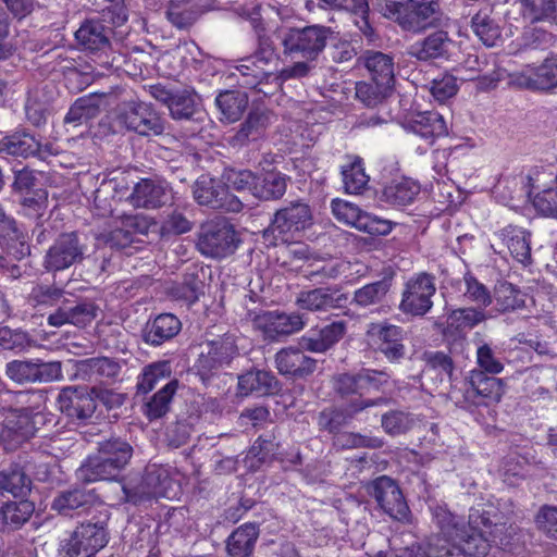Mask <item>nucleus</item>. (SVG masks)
Returning <instances> with one entry per match:
<instances>
[{
	"label": "nucleus",
	"instance_id": "5701e85b",
	"mask_svg": "<svg viewBox=\"0 0 557 557\" xmlns=\"http://www.w3.org/2000/svg\"><path fill=\"white\" fill-rule=\"evenodd\" d=\"M388 403L385 397L376 399H354L343 408H325L318 416L320 430L337 433L347 425L358 413L371 407H379Z\"/></svg>",
	"mask_w": 557,
	"mask_h": 557
},
{
	"label": "nucleus",
	"instance_id": "4d7b16f0",
	"mask_svg": "<svg viewBox=\"0 0 557 557\" xmlns=\"http://www.w3.org/2000/svg\"><path fill=\"white\" fill-rule=\"evenodd\" d=\"M237 83L248 89L257 87L261 79L272 77L269 65H262L252 57L244 59L243 63L237 66Z\"/></svg>",
	"mask_w": 557,
	"mask_h": 557
},
{
	"label": "nucleus",
	"instance_id": "dca6fc26",
	"mask_svg": "<svg viewBox=\"0 0 557 557\" xmlns=\"http://www.w3.org/2000/svg\"><path fill=\"white\" fill-rule=\"evenodd\" d=\"M435 293L434 276L424 272L419 273L406 283L399 310L405 314L423 317L432 309V297Z\"/></svg>",
	"mask_w": 557,
	"mask_h": 557
},
{
	"label": "nucleus",
	"instance_id": "7c9ffc66",
	"mask_svg": "<svg viewBox=\"0 0 557 557\" xmlns=\"http://www.w3.org/2000/svg\"><path fill=\"white\" fill-rule=\"evenodd\" d=\"M299 347H285L275 354L276 369L282 375L304 379L311 375L317 368V360L305 354Z\"/></svg>",
	"mask_w": 557,
	"mask_h": 557
},
{
	"label": "nucleus",
	"instance_id": "2eb2a0df",
	"mask_svg": "<svg viewBox=\"0 0 557 557\" xmlns=\"http://www.w3.org/2000/svg\"><path fill=\"white\" fill-rule=\"evenodd\" d=\"M5 375L20 385L50 383L63 379L62 363L41 359L12 360L5 364Z\"/></svg>",
	"mask_w": 557,
	"mask_h": 557
},
{
	"label": "nucleus",
	"instance_id": "bf43d9fd",
	"mask_svg": "<svg viewBox=\"0 0 557 557\" xmlns=\"http://www.w3.org/2000/svg\"><path fill=\"white\" fill-rule=\"evenodd\" d=\"M70 317V324L77 327L90 325L100 311L99 306L90 300L66 301Z\"/></svg>",
	"mask_w": 557,
	"mask_h": 557
},
{
	"label": "nucleus",
	"instance_id": "e2e57ef3",
	"mask_svg": "<svg viewBox=\"0 0 557 557\" xmlns=\"http://www.w3.org/2000/svg\"><path fill=\"white\" fill-rule=\"evenodd\" d=\"M342 176L344 188L348 194H362L369 183V176L366 174L360 159H356L349 165L343 166Z\"/></svg>",
	"mask_w": 557,
	"mask_h": 557
},
{
	"label": "nucleus",
	"instance_id": "7ed1b4c3",
	"mask_svg": "<svg viewBox=\"0 0 557 557\" xmlns=\"http://www.w3.org/2000/svg\"><path fill=\"white\" fill-rule=\"evenodd\" d=\"M17 401L22 405L16 408L15 417L9 420L1 434L4 450L13 451L23 443L35 436L39 426L45 424L46 417L41 411L44 396L40 392H20Z\"/></svg>",
	"mask_w": 557,
	"mask_h": 557
},
{
	"label": "nucleus",
	"instance_id": "ea45409f",
	"mask_svg": "<svg viewBox=\"0 0 557 557\" xmlns=\"http://www.w3.org/2000/svg\"><path fill=\"white\" fill-rule=\"evenodd\" d=\"M359 63L367 69L372 81L394 86V60L389 54L367 50L360 55Z\"/></svg>",
	"mask_w": 557,
	"mask_h": 557
},
{
	"label": "nucleus",
	"instance_id": "ddd939ff",
	"mask_svg": "<svg viewBox=\"0 0 557 557\" xmlns=\"http://www.w3.org/2000/svg\"><path fill=\"white\" fill-rule=\"evenodd\" d=\"M389 377L385 371L361 368L355 373L346 372L336 375L334 391L343 398L358 395L357 399H366V395L381 392L388 384Z\"/></svg>",
	"mask_w": 557,
	"mask_h": 557
},
{
	"label": "nucleus",
	"instance_id": "4be33fe9",
	"mask_svg": "<svg viewBox=\"0 0 557 557\" xmlns=\"http://www.w3.org/2000/svg\"><path fill=\"white\" fill-rule=\"evenodd\" d=\"M59 410L71 420L86 421L97 408L92 400L91 387L74 385L63 387L57 398Z\"/></svg>",
	"mask_w": 557,
	"mask_h": 557
},
{
	"label": "nucleus",
	"instance_id": "f03ea898",
	"mask_svg": "<svg viewBox=\"0 0 557 557\" xmlns=\"http://www.w3.org/2000/svg\"><path fill=\"white\" fill-rule=\"evenodd\" d=\"M126 21L127 15L123 5H109L102 10L100 16L86 20L75 32V38L85 50L98 54L100 65H111L113 59H110V55L114 27L121 26Z\"/></svg>",
	"mask_w": 557,
	"mask_h": 557
},
{
	"label": "nucleus",
	"instance_id": "cd10ccee",
	"mask_svg": "<svg viewBox=\"0 0 557 557\" xmlns=\"http://www.w3.org/2000/svg\"><path fill=\"white\" fill-rule=\"evenodd\" d=\"M348 301V295L338 287H315L301 290L296 297V305L301 310L310 312H327L342 309Z\"/></svg>",
	"mask_w": 557,
	"mask_h": 557
},
{
	"label": "nucleus",
	"instance_id": "37998d69",
	"mask_svg": "<svg viewBox=\"0 0 557 557\" xmlns=\"http://www.w3.org/2000/svg\"><path fill=\"white\" fill-rule=\"evenodd\" d=\"M35 504L26 498L7 500L0 505V528L17 530L33 516Z\"/></svg>",
	"mask_w": 557,
	"mask_h": 557
},
{
	"label": "nucleus",
	"instance_id": "473e14b6",
	"mask_svg": "<svg viewBox=\"0 0 557 557\" xmlns=\"http://www.w3.org/2000/svg\"><path fill=\"white\" fill-rule=\"evenodd\" d=\"M487 319L484 310L474 307L453 309L447 313L446 321L435 322L434 326L440 330L444 337L456 338L465 330H471Z\"/></svg>",
	"mask_w": 557,
	"mask_h": 557
},
{
	"label": "nucleus",
	"instance_id": "f257e3e1",
	"mask_svg": "<svg viewBox=\"0 0 557 557\" xmlns=\"http://www.w3.org/2000/svg\"><path fill=\"white\" fill-rule=\"evenodd\" d=\"M133 446L120 436H110L98 443L97 451L87 457L77 469V478L86 483L115 481L133 457Z\"/></svg>",
	"mask_w": 557,
	"mask_h": 557
},
{
	"label": "nucleus",
	"instance_id": "6ab92c4d",
	"mask_svg": "<svg viewBox=\"0 0 557 557\" xmlns=\"http://www.w3.org/2000/svg\"><path fill=\"white\" fill-rule=\"evenodd\" d=\"M253 326L261 332L264 339L278 342L304 329V315L298 312L280 310L263 311L253 318Z\"/></svg>",
	"mask_w": 557,
	"mask_h": 557
},
{
	"label": "nucleus",
	"instance_id": "338daca9",
	"mask_svg": "<svg viewBox=\"0 0 557 557\" xmlns=\"http://www.w3.org/2000/svg\"><path fill=\"white\" fill-rule=\"evenodd\" d=\"M534 523L539 531L557 540V506H541L534 516Z\"/></svg>",
	"mask_w": 557,
	"mask_h": 557
},
{
	"label": "nucleus",
	"instance_id": "9d476101",
	"mask_svg": "<svg viewBox=\"0 0 557 557\" xmlns=\"http://www.w3.org/2000/svg\"><path fill=\"white\" fill-rule=\"evenodd\" d=\"M239 239L225 219L211 220L201 226L197 247L201 255L223 259L235 252Z\"/></svg>",
	"mask_w": 557,
	"mask_h": 557
},
{
	"label": "nucleus",
	"instance_id": "f8f14e48",
	"mask_svg": "<svg viewBox=\"0 0 557 557\" xmlns=\"http://www.w3.org/2000/svg\"><path fill=\"white\" fill-rule=\"evenodd\" d=\"M368 493L375 499L383 512L393 520L401 523L410 522L411 511L394 479L387 475L377 476L369 483Z\"/></svg>",
	"mask_w": 557,
	"mask_h": 557
},
{
	"label": "nucleus",
	"instance_id": "a211bd4d",
	"mask_svg": "<svg viewBox=\"0 0 557 557\" xmlns=\"http://www.w3.org/2000/svg\"><path fill=\"white\" fill-rule=\"evenodd\" d=\"M194 198L200 206L226 212H239L243 202L230 193L227 186L219 180L201 175L194 185Z\"/></svg>",
	"mask_w": 557,
	"mask_h": 557
},
{
	"label": "nucleus",
	"instance_id": "2f4dec72",
	"mask_svg": "<svg viewBox=\"0 0 557 557\" xmlns=\"http://www.w3.org/2000/svg\"><path fill=\"white\" fill-rule=\"evenodd\" d=\"M97 495L94 490L75 485L60 491L51 502V510L64 517H72L74 513L84 511L96 502Z\"/></svg>",
	"mask_w": 557,
	"mask_h": 557
},
{
	"label": "nucleus",
	"instance_id": "864d4df0",
	"mask_svg": "<svg viewBox=\"0 0 557 557\" xmlns=\"http://www.w3.org/2000/svg\"><path fill=\"white\" fill-rule=\"evenodd\" d=\"M492 297L499 313L515 311L525 306V295L508 282L497 284Z\"/></svg>",
	"mask_w": 557,
	"mask_h": 557
},
{
	"label": "nucleus",
	"instance_id": "c9c22d12",
	"mask_svg": "<svg viewBox=\"0 0 557 557\" xmlns=\"http://www.w3.org/2000/svg\"><path fill=\"white\" fill-rule=\"evenodd\" d=\"M238 391L242 395L273 396L282 391V383L271 371L252 369L238 376Z\"/></svg>",
	"mask_w": 557,
	"mask_h": 557
},
{
	"label": "nucleus",
	"instance_id": "680f3d73",
	"mask_svg": "<svg viewBox=\"0 0 557 557\" xmlns=\"http://www.w3.org/2000/svg\"><path fill=\"white\" fill-rule=\"evenodd\" d=\"M393 86L381 85L380 82H358L356 84V97L364 106L369 108L376 107L382 103L383 100L388 96Z\"/></svg>",
	"mask_w": 557,
	"mask_h": 557
},
{
	"label": "nucleus",
	"instance_id": "20e7f679",
	"mask_svg": "<svg viewBox=\"0 0 557 557\" xmlns=\"http://www.w3.org/2000/svg\"><path fill=\"white\" fill-rule=\"evenodd\" d=\"M334 34L331 27L321 24L289 27L281 36L283 52L290 58L318 61Z\"/></svg>",
	"mask_w": 557,
	"mask_h": 557
},
{
	"label": "nucleus",
	"instance_id": "3c124183",
	"mask_svg": "<svg viewBox=\"0 0 557 557\" xmlns=\"http://www.w3.org/2000/svg\"><path fill=\"white\" fill-rule=\"evenodd\" d=\"M523 18L530 23H557V0H519Z\"/></svg>",
	"mask_w": 557,
	"mask_h": 557
},
{
	"label": "nucleus",
	"instance_id": "a19ab883",
	"mask_svg": "<svg viewBox=\"0 0 557 557\" xmlns=\"http://www.w3.org/2000/svg\"><path fill=\"white\" fill-rule=\"evenodd\" d=\"M106 97L104 92H91L77 98L64 116V123L77 126L97 117Z\"/></svg>",
	"mask_w": 557,
	"mask_h": 557
},
{
	"label": "nucleus",
	"instance_id": "a878e982",
	"mask_svg": "<svg viewBox=\"0 0 557 557\" xmlns=\"http://www.w3.org/2000/svg\"><path fill=\"white\" fill-rule=\"evenodd\" d=\"M462 385L459 401L462 400L469 405L482 406L486 405V400L499 397V380L488 376L482 370L470 371L462 381Z\"/></svg>",
	"mask_w": 557,
	"mask_h": 557
},
{
	"label": "nucleus",
	"instance_id": "aec40b11",
	"mask_svg": "<svg viewBox=\"0 0 557 557\" xmlns=\"http://www.w3.org/2000/svg\"><path fill=\"white\" fill-rule=\"evenodd\" d=\"M404 10V32L418 35L441 25L443 12L440 0H406Z\"/></svg>",
	"mask_w": 557,
	"mask_h": 557
},
{
	"label": "nucleus",
	"instance_id": "72a5a7b5",
	"mask_svg": "<svg viewBox=\"0 0 557 557\" xmlns=\"http://www.w3.org/2000/svg\"><path fill=\"white\" fill-rule=\"evenodd\" d=\"M404 127L407 132L424 139L429 145H432L436 138L448 134V127L443 115L434 111L413 114L406 121Z\"/></svg>",
	"mask_w": 557,
	"mask_h": 557
},
{
	"label": "nucleus",
	"instance_id": "b1692460",
	"mask_svg": "<svg viewBox=\"0 0 557 557\" xmlns=\"http://www.w3.org/2000/svg\"><path fill=\"white\" fill-rule=\"evenodd\" d=\"M173 199L172 189L165 181L158 178H140L134 184L127 200L135 208L147 210L159 209Z\"/></svg>",
	"mask_w": 557,
	"mask_h": 557
},
{
	"label": "nucleus",
	"instance_id": "6e6552de",
	"mask_svg": "<svg viewBox=\"0 0 557 557\" xmlns=\"http://www.w3.org/2000/svg\"><path fill=\"white\" fill-rule=\"evenodd\" d=\"M121 127L139 136H159L165 131L166 121L152 104L140 100L122 101L115 111Z\"/></svg>",
	"mask_w": 557,
	"mask_h": 557
},
{
	"label": "nucleus",
	"instance_id": "c85d7f7f",
	"mask_svg": "<svg viewBox=\"0 0 557 557\" xmlns=\"http://www.w3.org/2000/svg\"><path fill=\"white\" fill-rule=\"evenodd\" d=\"M453 45L454 41L447 32L435 30L411 44L407 49V54L420 62L447 60Z\"/></svg>",
	"mask_w": 557,
	"mask_h": 557
},
{
	"label": "nucleus",
	"instance_id": "5fc2aeb1",
	"mask_svg": "<svg viewBox=\"0 0 557 557\" xmlns=\"http://www.w3.org/2000/svg\"><path fill=\"white\" fill-rule=\"evenodd\" d=\"M389 289L391 281L387 278L366 284L354 292L351 304L363 309L380 305L384 301Z\"/></svg>",
	"mask_w": 557,
	"mask_h": 557
},
{
	"label": "nucleus",
	"instance_id": "6e6d98bb",
	"mask_svg": "<svg viewBox=\"0 0 557 557\" xmlns=\"http://www.w3.org/2000/svg\"><path fill=\"white\" fill-rule=\"evenodd\" d=\"M171 375V364L169 361H157L143 368L137 377V395H146L151 392L156 385Z\"/></svg>",
	"mask_w": 557,
	"mask_h": 557
},
{
	"label": "nucleus",
	"instance_id": "9b49d317",
	"mask_svg": "<svg viewBox=\"0 0 557 557\" xmlns=\"http://www.w3.org/2000/svg\"><path fill=\"white\" fill-rule=\"evenodd\" d=\"M433 518L441 533L446 537V543L462 544L465 552L470 556L480 557L485 553L486 541L470 530L469 522L465 525L457 516L443 507L435 508Z\"/></svg>",
	"mask_w": 557,
	"mask_h": 557
},
{
	"label": "nucleus",
	"instance_id": "052dcab7",
	"mask_svg": "<svg viewBox=\"0 0 557 557\" xmlns=\"http://www.w3.org/2000/svg\"><path fill=\"white\" fill-rule=\"evenodd\" d=\"M426 364L435 371H440L441 373L447 376L448 383L450 385L449 394L451 398H455L459 403L458 393L461 392L460 387H457L454 384V361L451 357L443 351H428L424 354Z\"/></svg>",
	"mask_w": 557,
	"mask_h": 557
},
{
	"label": "nucleus",
	"instance_id": "f3484780",
	"mask_svg": "<svg viewBox=\"0 0 557 557\" xmlns=\"http://www.w3.org/2000/svg\"><path fill=\"white\" fill-rule=\"evenodd\" d=\"M367 336L375 350L391 363H399L405 359L407 348L404 342L407 339V332L401 326L388 322H372L368 325Z\"/></svg>",
	"mask_w": 557,
	"mask_h": 557
},
{
	"label": "nucleus",
	"instance_id": "bb28decb",
	"mask_svg": "<svg viewBox=\"0 0 557 557\" xmlns=\"http://www.w3.org/2000/svg\"><path fill=\"white\" fill-rule=\"evenodd\" d=\"M509 84L530 90H552L557 87V63L546 59L539 66H528L510 74Z\"/></svg>",
	"mask_w": 557,
	"mask_h": 557
},
{
	"label": "nucleus",
	"instance_id": "f704fd0d",
	"mask_svg": "<svg viewBox=\"0 0 557 557\" xmlns=\"http://www.w3.org/2000/svg\"><path fill=\"white\" fill-rule=\"evenodd\" d=\"M33 490V481L22 461L15 460L0 470V495L26 498Z\"/></svg>",
	"mask_w": 557,
	"mask_h": 557
},
{
	"label": "nucleus",
	"instance_id": "69168bd1",
	"mask_svg": "<svg viewBox=\"0 0 557 557\" xmlns=\"http://www.w3.org/2000/svg\"><path fill=\"white\" fill-rule=\"evenodd\" d=\"M332 212L335 218L347 225L359 230L361 218L364 215L359 207L345 200L334 199L331 203Z\"/></svg>",
	"mask_w": 557,
	"mask_h": 557
},
{
	"label": "nucleus",
	"instance_id": "8fccbe9b",
	"mask_svg": "<svg viewBox=\"0 0 557 557\" xmlns=\"http://www.w3.org/2000/svg\"><path fill=\"white\" fill-rule=\"evenodd\" d=\"M420 193V185L410 178L392 181L382 193L381 200L397 207L410 205Z\"/></svg>",
	"mask_w": 557,
	"mask_h": 557
},
{
	"label": "nucleus",
	"instance_id": "4c0bfd02",
	"mask_svg": "<svg viewBox=\"0 0 557 557\" xmlns=\"http://www.w3.org/2000/svg\"><path fill=\"white\" fill-rule=\"evenodd\" d=\"M182 330V323L172 313H161L149 320L143 330V339L151 346H160L174 338Z\"/></svg>",
	"mask_w": 557,
	"mask_h": 557
},
{
	"label": "nucleus",
	"instance_id": "603ef678",
	"mask_svg": "<svg viewBox=\"0 0 557 557\" xmlns=\"http://www.w3.org/2000/svg\"><path fill=\"white\" fill-rule=\"evenodd\" d=\"M177 387L178 381L171 380L145 403L144 413L150 421L163 417L169 411Z\"/></svg>",
	"mask_w": 557,
	"mask_h": 557
},
{
	"label": "nucleus",
	"instance_id": "09e8293b",
	"mask_svg": "<svg viewBox=\"0 0 557 557\" xmlns=\"http://www.w3.org/2000/svg\"><path fill=\"white\" fill-rule=\"evenodd\" d=\"M168 21L178 30H188L200 17L201 11L194 0H170Z\"/></svg>",
	"mask_w": 557,
	"mask_h": 557
},
{
	"label": "nucleus",
	"instance_id": "1a4fd4ad",
	"mask_svg": "<svg viewBox=\"0 0 557 557\" xmlns=\"http://www.w3.org/2000/svg\"><path fill=\"white\" fill-rule=\"evenodd\" d=\"M237 352L236 338L232 333L207 339L201 345V351L195 363L197 374L203 383L208 382L221 368L230 364Z\"/></svg>",
	"mask_w": 557,
	"mask_h": 557
},
{
	"label": "nucleus",
	"instance_id": "412c9836",
	"mask_svg": "<svg viewBox=\"0 0 557 557\" xmlns=\"http://www.w3.org/2000/svg\"><path fill=\"white\" fill-rule=\"evenodd\" d=\"M0 153L24 159L34 157L46 161L49 157L57 156L58 149L52 143H41L29 132L21 129L0 140Z\"/></svg>",
	"mask_w": 557,
	"mask_h": 557
},
{
	"label": "nucleus",
	"instance_id": "c756f323",
	"mask_svg": "<svg viewBox=\"0 0 557 557\" xmlns=\"http://www.w3.org/2000/svg\"><path fill=\"white\" fill-rule=\"evenodd\" d=\"M346 332L347 323L345 321H334L309 330L300 337L299 345L307 351L325 354L345 336Z\"/></svg>",
	"mask_w": 557,
	"mask_h": 557
},
{
	"label": "nucleus",
	"instance_id": "58836bf2",
	"mask_svg": "<svg viewBox=\"0 0 557 557\" xmlns=\"http://www.w3.org/2000/svg\"><path fill=\"white\" fill-rule=\"evenodd\" d=\"M170 116L175 121H189L201 123L205 112L197 95L188 89H177L169 108Z\"/></svg>",
	"mask_w": 557,
	"mask_h": 557
},
{
	"label": "nucleus",
	"instance_id": "774afa93",
	"mask_svg": "<svg viewBox=\"0 0 557 557\" xmlns=\"http://www.w3.org/2000/svg\"><path fill=\"white\" fill-rule=\"evenodd\" d=\"M412 422L408 413L397 410L383 413L381 419L383 430L392 436L409 431L412 426Z\"/></svg>",
	"mask_w": 557,
	"mask_h": 557
},
{
	"label": "nucleus",
	"instance_id": "0e129e2a",
	"mask_svg": "<svg viewBox=\"0 0 557 557\" xmlns=\"http://www.w3.org/2000/svg\"><path fill=\"white\" fill-rule=\"evenodd\" d=\"M466 290L465 296L474 302L478 309H484L493 302V297L488 288L471 273L467 272L463 276Z\"/></svg>",
	"mask_w": 557,
	"mask_h": 557
},
{
	"label": "nucleus",
	"instance_id": "a18cd8bd",
	"mask_svg": "<svg viewBox=\"0 0 557 557\" xmlns=\"http://www.w3.org/2000/svg\"><path fill=\"white\" fill-rule=\"evenodd\" d=\"M374 557H471L465 552L462 544L445 543L443 545L429 544L425 547H419L414 553L412 549H403L400 553L394 550H380Z\"/></svg>",
	"mask_w": 557,
	"mask_h": 557
},
{
	"label": "nucleus",
	"instance_id": "4468645a",
	"mask_svg": "<svg viewBox=\"0 0 557 557\" xmlns=\"http://www.w3.org/2000/svg\"><path fill=\"white\" fill-rule=\"evenodd\" d=\"M87 246L76 232L60 234L47 250L44 268L48 272L63 271L85 259Z\"/></svg>",
	"mask_w": 557,
	"mask_h": 557
},
{
	"label": "nucleus",
	"instance_id": "393cba45",
	"mask_svg": "<svg viewBox=\"0 0 557 557\" xmlns=\"http://www.w3.org/2000/svg\"><path fill=\"white\" fill-rule=\"evenodd\" d=\"M273 113L267 108H252L247 117L239 124L227 143L233 148H243L264 136L267 128L272 124Z\"/></svg>",
	"mask_w": 557,
	"mask_h": 557
},
{
	"label": "nucleus",
	"instance_id": "c03bdc74",
	"mask_svg": "<svg viewBox=\"0 0 557 557\" xmlns=\"http://www.w3.org/2000/svg\"><path fill=\"white\" fill-rule=\"evenodd\" d=\"M259 537V525L248 522L234 530L226 541V549L231 557H250Z\"/></svg>",
	"mask_w": 557,
	"mask_h": 557
},
{
	"label": "nucleus",
	"instance_id": "de8ad7c7",
	"mask_svg": "<svg viewBox=\"0 0 557 557\" xmlns=\"http://www.w3.org/2000/svg\"><path fill=\"white\" fill-rule=\"evenodd\" d=\"M248 96L240 90L227 89L215 98V106L221 113V121L234 123L240 120L248 108Z\"/></svg>",
	"mask_w": 557,
	"mask_h": 557
},
{
	"label": "nucleus",
	"instance_id": "0eeeda50",
	"mask_svg": "<svg viewBox=\"0 0 557 557\" xmlns=\"http://www.w3.org/2000/svg\"><path fill=\"white\" fill-rule=\"evenodd\" d=\"M311 224L312 212L309 205L299 200L292 201L274 213L270 225L263 231V238L273 246L277 242L288 243Z\"/></svg>",
	"mask_w": 557,
	"mask_h": 557
},
{
	"label": "nucleus",
	"instance_id": "39448f33",
	"mask_svg": "<svg viewBox=\"0 0 557 557\" xmlns=\"http://www.w3.org/2000/svg\"><path fill=\"white\" fill-rule=\"evenodd\" d=\"M469 523L470 530L486 541L487 547L482 557L487 555L492 545L502 549H507L510 546L513 529L507 524L505 515L495 504L484 503L471 507Z\"/></svg>",
	"mask_w": 557,
	"mask_h": 557
},
{
	"label": "nucleus",
	"instance_id": "13d9d810",
	"mask_svg": "<svg viewBox=\"0 0 557 557\" xmlns=\"http://www.w3.org/2000/svg\"><path fill=\"white\" fill-rule=\"evenodd\" d=\"M505 240L511 256L519 262L531 260L530 233L517 227L505 230Z\"/></svg>",
	"mask_w": 557,
	"mask_h": 557
},
{
	"label": "nucleus",
	"instance_id": "79ce46f5",
	"mask_svg": "<svg viewBox=\"0 0 557 557\" xmlns=\"http://www.w3.org/2000/svg\"><path fill=\"white\" fill-rule=\"evenodd\" d=\"M76 369L83 379L88 381L114 380L121 372V364L113 358L94 357L77 361Z\"/></svg>",
	"mask_w": 557,
	"mask_h": 557
},
{
	"label": "nucleus",
	"instance_id": "423d86ee",
	"mask_svg": "<svg viewBox=\"0 0 557 557\" xmlns=\"http://www.w3.org/2000/svg\"><path fill=\"white\" fill-rule=\"evenodd\" d=\"M109 539L106 522H81L60 541L59 557H95L108 545Z\"/></svg>",
	"mask_w": 557,
	"mask_h": 557
},
{
	"label": "nucleus",
	"instance_id": "49530a36",
	"mask_svg": "<svg viewBox=\"0 0 557 557\" xmlns=\"http://www.w3.org/2000/svg\"><path fill=\"white\" fill-rule=\"evenodd\" d=\"M288 181V176L276 171L257 174L252 196L264 201L281 199L286 193Z\"/></svg>",
	"mask_w": 557,
	"mask_h": 557
},
{
	"label": "nucleus",
	"instance_id": "e433bc0d",
	"mask_svg": "<svg viewBox=\"0 0 557 557\" xmlns=\"http://www.w3.org/2000/svg\"><path fill=\"white\" fill-rule=\"evenodd\" d=\"M205 271L202 268L193 265L187 269L181 283L170 288V296L187 307L196 304L205 295Z\"/></svg>",
	"mask_w": 557,
	"mask_h": 557
}]
</instances>
